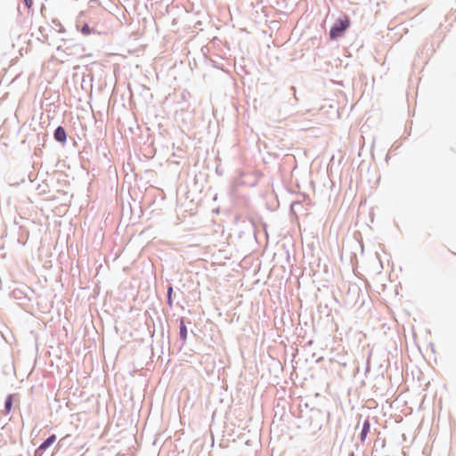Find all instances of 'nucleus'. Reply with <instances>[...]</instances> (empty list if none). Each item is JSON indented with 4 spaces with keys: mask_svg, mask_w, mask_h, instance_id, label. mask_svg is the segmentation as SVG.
I'll list each match as a JSON object with an SVG mask.
<instances>
[{
    "mask_svg": "<svg viewBox=\"0 0 456 456\" xmlns=\"http://www.w3.org/2000/svg\"><path fill=\"white\" fill-rule=\"evenodd\" d=\"M350 26V20L348 17L338 20V22L330 28V37L331 39H336L342 36L344 31Z\"/></svg>",
    "mask_w": 456,
    "mask_h": 456,
    "instance_id": "obj_1",
    "label": "nucleus"
},
{
    "mask_svg": "<svg viewBox=\"0 0 456 456\" xmlns=\"http://www.w3.org/2000/svg\"><path fill=\"white\" fill-rule=\"evenodd\" d=\"M54 138L61 142H64L67 139L66 132L63 127L58 126L54 132Z\"/></svg>",
    "mask_w": 456,
    "mask_h": 456,
    "instance_id": "obj_2",
    "label": "nucleus"
},
{
    "mask_svg": "<svg viewBox=\"0 0 456 456\" xmlns=\"http://www.w3.org/2000/svg\"><path fill=\"white\" fill-rule=\"evenodd\" d=\"M56 441V436L52 435L49 436L39 447L38 450H45Z\"/></svg>",
    "mask_w": 456,
    "mask_h": 456,
    "instance_id": "obj_3",
    "label": "nucleus"
},
{
    "mask_svg": "<svg viewBox=\"0 0 456 456\" xmlns=\"http://www.w3.org/2000/svg\"><path fill=\"white\" fill-rule=\"evenodd\" d=\"M370 424L369 420H365L363 422L362 429L361 432V441L362 442H363L366 439V436H367L368 433L370 432Z\"/></svg>",
    "mask_w": 456,
    "mask_h": 456,
    "instance_id": "obj_4",
    "label": "nucleus"
},
{
    "mask_svg": "<svg viewBox=\"0 0 456 456\" xmlns=\"http://www.w3.org/2000/svg\"><path fill=\"white\" fill-rule=\"evenodd\" d=\"M12 405V395H10V396H8V398L5 401V410H6L7 413L11 411Z\"/></svg>",
    "mask_w": 456,
    "mask_h": 456,
    "instance_id": "obj_5",
    "label": "nucleus"
},
{
    "mask_svg": "<svg viewBox=\"0 0 456 456\" xmlns=\"http://www.w3.org/2000/svg\"><path fill=\"white\" fill-rule=\"evenodd\" d=\"M82 32L85 34V35H89L90 34V28L88 27V25H85L82 28Z\"/></svg>",
    "mask_w": 456,
    "mask_h": 456,
    "instance_id": "obj_6",
    "label": "nucleus"
},
{
    "mask_svg": "<svg viewBox=\"0 0 456 456\" xmlns=\"http://www.w3.org/2000/svg\"><path fill=\"white\" fill-rule=\"evenodd\" d=\"M26 5L28 7V8H31L32 5H33V0H24Z\"/></svg>",
    "mask_w": 456,
    "mask_h": 456,
    "instance_id": "obj_7",
    "label": "nucleus"
},
{
    "mask_svg": "<svg viewBox=\"0 0 456 456\" xmlns=\"http://www.w3.org/2000/svg\"><path fill=\"white\" fill-rule=\"evenodd\" d=\"M172 290H173V289H172V288H169V289H168V297H170V295H171V293H172Z\"/></svg>",
    "mask_w": 456,
    "mask_h": 456,
    "instance_id": "obj_8",
    "label": "nucleus"
},
{
    "mask_svg": "<svg viewBox=\"0 0 456 456\" xmlns=\"http://www.w3.org/2000/svg\"><path fill=\"white\" fill-rule=\"evenodd\" d=\"M181 332L184 333L185 332V329L184 328L181 329Z\"/></svg>",
    "mask_w": 456,
    "mask_h": 456,
    "instance_id": "obj_9",
    "label": "nucleus"
},
{
    "mask_svg": "<svg viewBox=\"0 0 456 456\" xmlns=\"http://www.w3.org/2000/svg\"><path fill=\"white\" fill-rule=\"evenodd\" d=\"M181 332L184 333L185 332V329L184 328L181 329Z\"/></svg>",
    "mask_w": 456,
    "mask_h": 456,
    "instance_id": "obj_10",
    "label": "nucleus"
},
{
    "mask_svg": "<svg viewBox=\"0 0 456 456\" xmlns=\"http://www.w3.org/2000/svg\"><path fill=\"white\" fill-rule=\"evenodd\" d=\"M351 456H354L353 454Z\"/></svg>",
    "mask_w": 456,
    "mask_h": 456,
    "instance_id": "obj_11",
    "label": "nucleus"
}]
</instances>
